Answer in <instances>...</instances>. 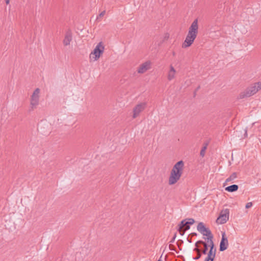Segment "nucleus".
Returning a JSON list of instances; mask_svg holds the SVG:
<instances>
[{
    "mask_svg": "<svg viewBox=\"0 0 261 261\" xmlns=\"http://www.w3.org/2000/svg\"><path fill=\"white\" fill-rule=\"evenodd\" d=\"M158 261H161V259H159V260H158Z\"/></svg>",
    "mask_w": 261,
    "mask_h": 261,
    "instance_id": "obj_33",
    "label": "nucleus"
},
{
    "mask_svg": "<svg viewBox=\"0 0 261 261\" xmlns=\"http://www.w3.org/2000/svg\"><path fill=\"white\" fill-rule=\"evenodd\" d=\"M175 73H176L175 69L174 68V67L172 65H171L170 66V70L168 73V76H167L168 80L169 81L172 80L175 77Z\"/></svg>",
    "mask_w": 261,
    "mask_h": 261,
    "instance_id": "obj_15",
    "label": "nucleus"
},
{
    "mask_svg": "<svg viewBox=\"0 0 261 261\" xmlns=\"http://www.w3.org/2000/svg\"><path fill=\"white\" fill-rule=\"evenodd\" d=\"M146 102H141L136 105L133 109V118H136L139 116L140 114L146 108Z\"/></svg>",
    "mask_w": 261,
    "mask_h": 261,
    "instance_id": "obj_8",
    "label": "nucleus"
},
{
    "mask_svg": "<svg viewBox=\"0 0 261 261\" xmlns=\"http://www.w3.org/2000/svg\"><path fill=\"white\" fill-rule=\"evenodd\" d=\"M197 244H202V245H205V244H206V243L202 240H199L197 242Z\"/></svg>",
    "mask_w": 261,
    "mask_h": 261,
    "instance_id": "obj_25",
    "label": "nucleus"
},
{
    "mask_svg": "<svg viewBox=\"0 0 261 261\" xmlns=\"http://www.w3.org/2000/svg\"><path fill=\"white\" fill-rule=\"evenodd\" d=\"M184 243L183 241L181 240H179L177 241L176 244L178 247L179 248L180 246Z\"/></svg>",
    "mask_w": 261,
    "mask_h": 261,
    "instance_id": "obj_22",
    "label": "nucleus"
},
{
    "mask_svg": "<svg viewBox=\"0 0 261 261\" xmlns=\"http://www.w3.org/2000/svg\"><path fill=\"white\" fill-rule=\"evenodd\" d=\"M5 2L7 4H9L10 3V0H5Z\"/></svg>",
    "mask_w": 261,
    "mask_h": 261,
    "instance_id": "obj_31",
    "label": "nucleus"
},
{
    "mask_svg": "<svg viewBox=\"0 0 261 261\" xmlns=\"http://www.w3.org/2000/svg\"><path fill=\"white\" fill-rule=\"evenodd\" d=\"M190 235L192 237H193V236H196L197 235V234L196 232H192Z\"/></svg>",
    "mask_w": 261,
    "mask_h": 261,
    "instance_id": "obj_28",
    "label": "nucleus"
},
{
    "mask_svg": "<svg viewBox=\"0 0 261 261\" xmlns=\"http://www.w3.org/2000/svg\"><path fill=\"white\" fill-rule=\"evenodd\" d=\"M39 93L40 89L39 88H36L33 94L31 96V109L29 110L30 111H32L39 104Z\"/></svg>",
    "mask_w": 261,
    "mask_h": 261,
    "instance_id": "obj_6",
    "label": "nucleus"
},
{
    "mask_svg": "<svg viewBox=\"0 0 261 261\" xmlns=\"http://www.w3.org/2000/svg\"><path fill=\"white\" fill-rule=\"evenodd\" d=\"M228 246V242L225 232H223L222 234V239L220 243L219 250L223 251L227 249Z\"/></svg>",
    "mask_w": 261,
    "mask_h": 261,
    "instance_id": "obj_10",
    "label": "nucleus"
},
{
    "mask_svg": "<svg viewBox=\"0 0 261 261\" xmlns=\"http://www.w3.org/2000/svg\"><path fill=\"white\" fill-rule=\"evenodd\" d=\"M206 149V145L205 146L203 147L201 149L200 152V154L202 157H203L204 156Z\"/></svg>",
    "mask_w": 261,
    "mask_h": 261,
    "instance_id": "obj_20",
    "label": "nucleus"
},
{
    "mask_svg": "<svg viewBox=\"0 0 261 261\" xmlns=\"http://www.w3.org/2000/svg\"><path fill=\"white\" fill-rule=\"evenodd\" d=\"M71 40L72 33L70 31H68L66 33L64 39L63 40L64 45L65 46L69 45Z\"/></svg>",
    "mask_w": 261,
    "mask_h": 261,
    "instance_id": "obj_14",
    "label": "nucleus"
},
{
    "mask_svg": "<svg viewBox=\"0 0 261 261\" xmlns=\"http://www.w3.org/2000/svg\"><path fill=\"white\" fill-rule=\"evenodd\" d=\"M239 187L237 185H232L225 188V190L229 192H236L238 190Z\"/></svg>",
    "mask_w": 261,
    "mask_h": 261,
    "instance_id": "obj_16",
    "label": "nucleus"
},
{
    "mask_svg": "<svg viewBox=\"0 0 261 261\" xmlns=\"http://www.w3.org/2000/svg\"><path fill=\"white\" fill-rule=\"evenodd\" d=\"M203 246H204V249L202 251L201 250V252L203 254H206L207 253V249H208V245L206 243V244H205V245H204Z\"/></svg>",
    "mask_w": 261,
    "mask_h": 261,
    "instance_id": "obj_19",
    "label": "nucleus"
},
{
    "mask_svg": "<svg viewBox=\"0 0 261 261\" xmlns=\"http://www.w3.org/2000/svg\"><path fill=\"white\" fill-rule=\"evenodd\" d=\"M176 233H175L171 241H170V243H173L176 239Z\"/></svg>",
    "mask_w": 261,
    "mask_h": 261,
    "instance_id": "obj_24",
    "label": "nucleus"
},
{
    "mask_svg": "<svg viewBox=\"0 0 261 261\" xmlns=\"http://www.w3.org/2000/svg\"><path fill=\"white\" fill-rule=\"evenodd\" d=\"M209 244L210 249L207 253V257L212 258L214 260L216 256V249L214 248V244L213 241H212V242L210 243Z\"/></svg>",
    "mask_w": 261,
    "mask_h": 261,
    "instance_id": "obj_13",
    "label": "nucleus"
},
{
    "mask_svg": "<svg viewBox=\"0 0 261 261\" xmlns=\"http://www.w3.org/2000/svg\"><path fill=\"white\" fill-rule=\"evenodd\" d=\"M199 88H200V86H199L196 88L195 92H196V91H197V90H198V89H199Z\"/></svg>",
    "mask_w": 261,
    "mask_h": 261,
    "instance_id": "obj_32",
    "label": "nucleus"
},
{
    "mask_svg": "<svg viewBox=\"0 0 261 261\" xmlns=\"http://www.w3.org/2000/svg\"><path fill=\"white\" fill-rule=\"evenodd\" d=\"M151 62L149 61H146L141 64L138 69V72L143 73L150 68Z\"/></svg>",
    "mask_w": 261,
    "mask_h": 261,
    "instance_id": "obj_11",
    "label": "nucleus"
},
{
    "mask_svg": "<svg viewBox=\"0 0 261 261\" xmlns=\"http://www.w3.org/2000/svg\"><path fill=\"white\" fill-rule=\"evenodd\" d=\"M169 248L170 250L176 251L175 247L172 244L169 245Z\"/></svg>",
    "mask_w": 261,
    "mask_h": 261,
    "instance_id": "obj_23",
    "label": "nucleus"
},
{
    "mask_svg": "<svg viewBox=\"0 0 261 261\" xmlns=\"http://www.w3.org/2000/svg\"><path fill=\"white\" fill-rule=\"evenodd\" d=\"M187 241L190 243H192L191 239L189 238V237L187 238Z\"/></svg>",
    "mask_w": 261,
    "mask_h": 261,
    "instance_id": "obj_29",
    "label": "nucleus"
},
{
    "mask_svg": "<svg viewBox=\"0 0 261 261\" xmlns=\"http://www.w3.org/2000/svg\"><path fill=\"white\" fill-rule=\"evenodd\" d=\"M197 230L200 232L203 236L207 237V243H211L213 241V235L212 234L211 230L206 228L203 222L198 223L197 226Z\"/></svg>",
    "mask_w": 261,
    "mask_h": 261,
    "instance_id": "obj_4",
    "label": "nucleus"
},
{
    "mask_svg": "<svg viewBox=\"0 0 261 261\" xmlns=\"http://www.w3.org/2000/svg\"><path fill=\"white\" fill-rule=\"evenodd\" d=\"M195 223V220L193 218H187L182 220L178 225L177 230L181 236L184 235L185 231L190 228V225Z\"/></svg>",
    "mask_w": 261,
    "mask_h": 261,
    "instance_id": "obj_3",
    "label": "nucleus"
},
{
    "mask_svg": "<svg viewBox=\"0 0 261 261\" xmlns=\"http://www.w3.org/2000/svg\"><path fill=\"white\" fill-rule=\"evenodd\" d=\"M104 49L105 47L102 45V42H99L94 49L93 51L90 54V59L91 60L93 59L94 61L97 60L99 58L100 55L103 53Z\"/></svg>",
    "mask_w": 261,
    "mask_h": 261,
    "instance_id": "obj_5",
    "label": "nucleus"
},
{
    "mask_svg": "<svg viewBox=\"0 0 261 261\" xmlns=\"http://www.w3.org/2000/svg\"><path fill=\"white\" fill-rule=\"evenodd\" d=\"M229 210L227 208L222 210L218 218L216 220V222L218 224H224L229 219Z\"/></svg>",
    "mask_w": 261,
    "mask_h": 261,
    "instance_id": "obj_7",
    "label": "nucleus"
},
{
    "mask_svg": "<svg viewBox=\"0 0 261 261\" xmlns=\"http://www.w3.org/2000/svg\"><path fill=\"white\" fill-rule=\"evenodd\" d=\"M105 11H103L102 12H101L99 15V17H102L105 14Z\"/></svg>",
    "mask_w": 261,
    "mask_h": 261,
    "instance_id": "obj_27",
    "label": "nucleus"
},
{
    "mask_svg": "<svg viewBox=\"0 0 261 261\" xmlns=\"http://www.w3.org/2000/svg\"><path fill=\"white\" fill-rule=\"evenodd\" d=\"M260 89V82L254 83L253 84L248 87L244 91L241 92L239 95V97L240 98L250 97L255 94Z\"/></svg>",
    "mask_w": 261,
    "mask_h": 261,
    "instance_id": "obj_2",
    "label": "nucleus"
},
{
    "mask_svg": "<svg viewBox=\"0 0 261 261\" xmlns=\"http://www.w3.org/2000/svg\"><path fill=\"white\" fill-rule=\"evenodd\" d=\"M196 35L188 32L186 39L182 44V47L187 48L190 46L193 43L194 40L196 38Z\"/></svg>",
    "mask_w": 261,
    "mask_h": 261,
    "instance_id": "obj_9",
    "label": "nucleus"
},
{
    "mask_svg": "<svg viewBox=\"0 0 261 261\" xmlns=\"http://www.w3.org/2000/svg\"><path fill=\"white\" fill-rule=\"evenodd\" d=\"M193 251L196 252V253H197L196 256L193 258L194 259H195V260L199 259L201 257V254H202V253L201 252V250L198 248H195L193 249Z\"/></svg>",
    "mask_w": 261,
    "mask_h": 261,
    "instance_id": "obj_17",
    "label": "nucleus"
},
{
    "mask_svg": "<svg viewBox=\"0 0 261 261\" xmlns=\"http://www.w3.org/2000/svg\"><path fill=\"white\" fill-rule=\"evenodd\" d=\"M198 245H199V244H197V242H196V243H195V246H196V247H195V248H199Z\"/></svg>",
    "mask_w": 261,
    "mask_h": 261,
    "instance_id": "obj_30",
    "label": "nucleus"
},
{
    "mask_svg": "<svg viewBox=\"0 0 261 261\" xmlns=\"http://www.w3.org/2000/svg\"><path fill=\"white\" fill-rule=\"evenodd\" d=\"M198 20L197 19H196L192 23L191 26L189 28L188 32L197 36L198 34Z\"/></svg>",
    "mask_w": 261,
    "mask_h": 261,
    "instance_id": "obj_12",
    "label": "nucleus"
},
{
    "mask_svg": "<svg viewBox=\"0 0 261 261\" xmlns=\"http://www.w3.org/2000/svg\"><path fill=\"white\" fill-rule=\"evenodd\" d=\"M252 206V203L251 202H248L246 204L245 207H246V208H250Z\"/></svg>",
    "mask_w": 261,
    "mask_h": 261,
    "instance_id": "obj_21",
    "label": "nucleus"
},
{
    "mask_svg": "<svg viewBox=\"0 0 261 261\" xmlns=\"http://www.w3.org/2000/svg\"><path fill=\"white\" fill-rule=\"evenodd\" d=\"M204 261H214V259L213 258H211L210 257H206L205 259V260Z\"/></svg>",
    "mask_w": 261,
    "mask_h": 261,
    "instance_id": "obj_26",
    "label": "nucleus"
},
{
    "mask_svg": "<svg viewBox=\"0 0 261 261\" xmlns=\"http://www.w3.org/2000/svg\"><path fill=\"white\" fill-rule=\"evenodd\" d=\"M184 166V163L182 161H178L174 165L169 178L170 185L175 184L179 179L182 175Z\"/></svg>",
    "mask_w": 261,
    "mask_h": 261,
    "instance_id": "obj_1",
    "label": "nucleus"
},
{
    "mask_svg": "<svg viewBox=\"0 0 261 261\" xmlns=\"http://www.w3.org/2000/svg\"><path fill=\"white\" fill-rule=\"evenodd\" d=\"M237 173L236 172H233L228 178H227L226 179L225 182H228L232 180H233L234 179L237 178Z\"/></svg>",
    "mask_w": 261,
    "mask_h": 261,
    "instance_id": "obj_18",
    "label": "nucleus"
}]
</instances>
